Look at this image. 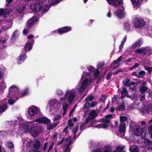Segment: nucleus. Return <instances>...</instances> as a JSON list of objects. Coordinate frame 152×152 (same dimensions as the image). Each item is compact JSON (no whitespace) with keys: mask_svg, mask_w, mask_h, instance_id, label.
I'll list each match as a JSON object with an SVG mask.
<instances>
[{"mask_svg":"<svg viewBox=\"0 0 152 152\" xmlns=\"http://www.w3.org/2000/svg\"><path fill=\"white\" fill-rule=\"evenodd\" d=\"M19 34V31L18 30H16L13 33V35H12V37L13 38H15V37H18Z\"/></svg>","mask_w":152,"mask_h":152,"instance_id":"43","label":"nucleus"},{"mask_svg":"<svg viewBox=\"0 0 152 152\" xmlns=\"http://www.w3.org/2000/svg\"><path fill=\"white\" fill-rule=\"evenodd\" d=\"M145 70H148L149 72L150 73L152 71V67L145 66Z\"/></svg>","mask_w":152,"mask_h":152,"instance_id":"57","label":"nucleus"},{"mask_svg":"<svg viewBox=\"0 0 152 152\" xmlns=\"http://www.w3.org/2000/svg\"><path fill=\"white\" fill-rule=\"evenodd\" d=\"M127 96L129 98L132 100L136 99L138 97V95L137 93H134L133 95V97L130 96H128V95Z\"/></svg>","mask_w":152,"mask_h":152,"instance_id":"40","label":"nucleus"},{"mask_svg":"<svg viewBox=\"0 0 152 152\" xmlns=\"http://www.w3.org/2000/svg\"><path fill=\"white\" fill-rule=\"evenodd\" d=\"M6 101L5 99H4L1 102V104L0 105V113H2L7 109V102Z\"/></svg>","mask_w":152,"mask_h":152,"instance_id":"18","label":"nucleus"},{"mask_svg":"<svg viewBox=\"0 0 152 152\" xmlns=\"http://www.w3.org/2000/svg\"><path fill=\"white\" fill-rule=\"evenodd\" d=\"M50 121L49 119L45 117L37 118L34 121L28 122L26 123V127H24L25 132L29 131L31 135L34 137H35L37 136L41 131V128L35 125L36 123H48Z\"/></svg>","mask_w":152,"mask_h":152,"instance_id":"2","label":"nucleus"},{"mask_svg":"<svg viewBox=\"0 0 152 152\" xmlns=\"http://www.w3.org/2000/svg\"><path fill=\"white\" fill-rule=\"evenodd\" d=\"M7 25L6 28H5L4 30H6L7 29L11 27L12 25V21L10 20V21H8L7 22Z\"/></svg>","mask_w":152,"mask_h":152,"instance_id":"46","label":"nucleus"},{"mask_svg":"<svg viewBox=\"0 0 152 152\" xmlns=\"http://www.w3.org/2000/svg\"><path fill=\"white\" fill-rule=\"evenodd\" d=\"M9 98L8 99V102L9 104L12 105L15 103V101L12 99H9Z\"/></svg>","mask_w":152,"mask_h":152,"instance_id":"61","label":"nucleus"},{"mask_svg":"<svg viewBox=\"0 0 152 152\" xmlns=\"http://www.w3.org/2000/svg\"><path fill=\"white\" fill-rule=\"evenodd\" d=\"M31 141L28 138H26V140L24 141L23 145H26L27 147H29L31 145Z\"/></svg>","mask_w":152,"mask_h":152,"instance_id":"33","label":"nucleus"},{"mask_svg":"<svg viewBox=\"0 0 152 152\" xmlns=\"http://www.w3.org/2000/svg\"><path fill=\"white\" fill-rule=\"evenodd\" d=\"M130 150L131 152H139V150L138 148L136 145H133Z\"/></svg>","mask_w":152,"mask_h":152,"instance_id":"34","label":"nucleus"},{"mask_svg":"<svg viewBox=\"0 0 152 152\" xmlns=\"http://www.w3.org/2000/svg\"><path fill=\"white\" fill-rule=\"evenodd\" d=\"M50 9V6L47 4H44L40 5V11L42 14H44L48 12Z\"/></svg>","mask_w":152,"mask_h":152,"instance_id":"16","label":"nucleus"},{"mask_svg":"<svg viewBox=\"0 0 152 152\" xmlns=\"http://www.w3.org/2000/svg\"><path fill=\"white\" fill-rule=\"evenodd\" d=\"M148 89L147 87L145 86L142 87L140 89V91L141 93H143L146 91Z\"/></svg>","mask_w":152,"mask_h":152,"instance_id":"49","label":"nucleus"},{"mask_svg":"<svg viewBox=\"0 0 152 152\" xmlns=\"http://www.w3.org/2000/svg\"><path fill=\"white\" fill-rule=\"evenodd\" d=\"M34 38V36L32 34H31L28 36L27 38L28 40L27 42H30L32 43H34V41L33 39Z\"/></svg>","mask_w":152,"mask_h":152,"instance_id":"36","label":"nucleus"},{"mask_svg":"<svg viewBox=\"0 0 152 152\" xmlns=\"http://www.w3.org/2000/svg\"><path fill=\"white\" fill-rule=\"evenodd\" d=\"M26 57V56L25 54H22L20 55L18 58V63L20 64L22 63L24 61Z\"/></svg>","mask_w":152,"mask_h":152,"instance_id":"29","label":"nucleus"},{"mask_svg":"<svg viewBox=\"0 0 152 152\" xmlns=\"http://www.w3.org/2000/svg\"><path fill=\"white\" fill-rule=\"evenodd\" d=\"M71 29L72 28L71 27L66 26L59 28L58 30V32L60 34H61L63 33L71 31Z\"/></svg>","mask_w":152,"mask_h":152,"instance_id":"17","label":"nucleus"},{"mask_svg":"<svg viewBox=\"0 0 152 152\" xmlns=\"http://www.w3.org/2000/svg\"><path fill=\"white\" fill-rule=\"evenodd\" d=\"M91 107L90 104L88 102H86L83 109V110L85 112L87 111V109Z\"/></svg>","mask_w":152,"mask_h":152,"instance_id":"38","label":"nucleus"},{"mask_svg":"<svg viewBox=\"0 0 152 152\" xmlns=\"http://www.w3.org/2000/svg\"><path fill=\"white\" fill-rule=\"evenodd\" d=\"M72 141L71 140V138L70 137L67 138L65 140V144L66 145V148L65 149L64 151L67 149H69V152H70V149L69 148V146L71 145Z\"/></svg>","mask_w":152,"mask_h":152,"instance_id":"25","label":"nucleus"},{"mask_svg":"<svg viewBox=\"0 0 152 152\" xmlns=\"http://www.w3.org/2000/svg\"><path fill=\"white\" fill-rule=\"evenodd\" d=\"M18 94V88L17 86H13L10 88L8 94L9 97H10L11 98H14L16 100L19 98Z\"/></svg>","mask_w":152,"mask_h":152,"instance_id":"6","label":"nucleus"},{"mask_svg":"<svg viewBox=\"0 0 152 152\" xmlns=\"http://www.w3.org/2000/svg\"><path fill=\"white\" fill-rule=\"evenodd\" d=\"M45 0H36V3L40 6L44 4Z\"/></svg>","mask_w":152,"mask_h":152,"instance_id":"47","label":"nucleus"},{"mask_svg":"<svg viewBox=\"0 0 152 152\" xmlns=\"http://www.w3.org/2000/svg\"><path fill=\"white\" fill-rule=\"evenodd\" d=\"M106 1L110 5L113 6L116 8L123 5L121 0H106Z\"/></svg>","mask_w":152,"mask_h":152,"instance_id":"12","label":"nucleus"},{"mask_svg":"<svg viewBox=\"0 0 152 152\" xmlns=\"http://www.w3.org/2000/svg\"><path fill=\"white\" fill-rule=\"evenodd\" d=\"M130 129L133 130L135 134L137 136L141 135L144 132L143 129L135 125L134 122H132L130 124Z\"/></svg>","mask_w":152,"mask_h":152,"instance_id":"5","label":"nucleus"},{"mask_svg":"<svg viewBox=\"0 0 152 152\" xmlns=\"http://www.w3.org/2000/svg\"><path fill=\"white\" fill-rule=\"evenodd\" d=\"M88 121H86L85 123H83L80 126V130H83V129L84 127L85 126L86 124V123L88 122Z\"/></svg>","mask_w":152,"mask_h":152,"instance_id":"59","label":"nucleus"},{"mask_svg":"<svg viewBox=\"0 0 152 152\" xmlns=\"http://www.w3.org/2000/svg\"><path fill=\"white\" fill-rule=\"evenodd\" d=\"M145 72L144 71H141L139 73L138 77L140 78L142 77L143 75H145Z\"/></svg>","mask_w":152,"mask_h":152,"instance_id":"53","label":"nucleus"},{"mask_svg":"<svg viewBox=\"0 0 152 152\" xmlns=\"http://www.w3.org/2000/svg\"><path fill=\"white\" fill-rule=\"evenodd\" d=\"M145 34L152 37V27L148 26L147 29H145Z\"/></svg>","mask_w":152,"mask_h":152,"instance_id":"27","label":"nucleus"},{"mask_svg":"<svg viewBox=\"0 0 152 152\" xmlns=\"http://www.w3.org/2000/svg\"><path fill=\"white\" fill-rule=\"evenodd\" d=\"M97 115L96 111L92 110L89 114L90 116L87 118L86 121H89L91 119L94 118Z\"/></svg>","mask_w":152,"mask_h":152,"instance_id":"23","label":"nucleus"},{"mask_svg":"<svg viewBox=\"0 0 152 152\" xmlns=\"http://www.w3.org/2000/svg\"><path fill=\"white\" fill-rule=\"evenodd\" d=\"M114 117L113 116L111 115H107L105 116V118L102 119V124L95 125L96 124L95 123L96 122V121H94L92 122L91 125V126L98 128H107L108 126L111 124L110 120Z\"/></svg>","mask_w":152,"mask_h":152,"instance_id":"3","label":"nucleus"},{"mask_svg":"<svg viewBox=\"0 0 152 152\" xmlns=\"http://www.w3.org/2000/svg\"><path fill=\"white\" fill-rule=\"evenodd\" d=\"M19 122L16 120L13 121L11 123L12 125H14L15 126L18 125V124Z\"/></svg>","mask_w":152,"mask_h":152,"instance_id":"56","label":"nucleus"},{"mask_svg":"<svg viewBox=\"0 0 152 152\" xmlns=\"http://www.w3.org/2000/svg\"><path fill=\"white\" fill-rule=\"evenodd\" d=\"M37 20L38 18L36 16H33L31 18L28 20L26 24L27 26L31 27L33 26L35 22L37 21Z\"/></svg>","mask_w":152,"mask_h":152,"instance_id":"13","label":"nucleus"},{"mask_svg":"<svg viewBox=\"0 0 152 152\" xmlns=\"http://www.w3.org/2000/svg\"><path fill=\"white\" fill-rule=\"evenodd\" d=\"M94 99V97L92 95H89L88 96H87L85 99V101L86 102H89L92 100Z\"/></svg>","mask_w":152,"mask_h":152,"instance_id":"48","label":"nucleus"},{"mask_svg":"<svg viewBox=\"0 0 152 152\" xmlns=\"http://www.w3.org/2000/svg\"><path fill=\"white\" fill-rule=\"evenodd\" d=\"M90 75L87 72H83L81 82L79 83L76 87V89L67 90L65 93L64 96L60 99L63 110V115H65L67 111L69 106L67 102L71 104L75 100L76 93L77 90L80 93H81L86 88L87 86L93 81V79L90 78Z\"/></svg>","mask_w":152,"mask_h":152,"instance_id":"1","label":"nucleus"},{"mask_svg":"<svg viewBox=\"0 0 152 152\" xmlns=\"http://www.w3.org/2000/svg\"><path fill=\"white\" fill-rule=\"evenodd\" d=\"M133 23L134 27L136 28H142L145 24L143 19L142 18L135 17L133 20Z\"/></svg>","mask_w":152,"mask_h":152,"instance_id":"7","label":"nucleus"},{"mask_svg":"<svg viewBox=\"0 0 152 152\" xmlns=\"http://www.w3.org/2000/svg\"><path fill=\"white\" fill-rule=\"evenodd\" d=\"M0 84L2 88H6V85L3 81L1 82Z\"/></svg>","mask_w":152,"mask_h":152,"instance_id":"58","label":"nucleus"},{"mask_svg":"<svg viewBox=\"0 0 152 152\" xmlns=\"http://www.w3.org/2000/svg\"><path fill=\"white\" fill-rule=\"evenodd\" d=\"M0 134L2 136H7V133L4 131H1L0 132Z\"/></svg>","mask_w":152,"mask_h":152,"instance_id":"62","label":"nucleus"},{"mask_svg":"<svg viewBox=\"0 0 152 152\" xmlns=\"http://www.w3.org/2000/svg\"><path fill=\"white\" fill-rule=\"evenodd\" d=\"M72 121V120L71 119H69L68 121L69 126L70 128H72L74 126V124Z\"/></svg>","mask_w":152,"mask_h":152,"instance_id":"51","label":"nucleus"},{"mask_svg":"<svg viewBox=\"0 0 152 152\" xmlns=\"http://www.w3.org/2000/svg\"><path fill=\"white\" fill-rule=\"evenodd\" d=\"M125 109V107L123 104L118 106L116 107V109L120 111L123 110Z\"/></svg>","mask_w":152,"mask_h":152,"instance_id":"42","label":"nucleus"},{"mask_svg":"<svg viewBox=\"0 0 152 152\" xmlns=\"http://www.w3.org/2000/svg\"><path fill=\"white\" fill-rule=\"evenodd\" d=\"M104 65V63H98L97 66L98 68L99 69H101L102 68Z\"/></svg>","mask_w":152,"mask_h":152,"instance_id":"60","label":"nucleus"},{"mask_svg":"<svg viewBox=\"0 0 152 152\" xmlns=\"http://www.w3.org/2000/svg\"><path fill=\"white\" fill-rule=\"evenodd\" d=\"M60 1V0H48L49 3L52 5L58 4Z\"/></svg>","mask_w":152,"mask_h":152,"instance_id":"39","label":"nucleus"},{"mask_svg":"<svg viewBox=\"0 0 152 152\" xmlns=\"http://www.w3.org/2000/svg\"><path fill=\"white\" fill-rule=\"evenodd\" d=\"M88 70L90 72H94V75L95 77H96L99 74V72L97 69H95L93 66H90L87 67Z\"/></svg>","mask_w":152,"mask_h":152,"instance_id":"19","label":"nucleus"},{"mask_svg":"<svg viewBox=\"0 0 152 152\" xmlns=\"http://www.w3.org/2000/svg\"><path fill=\"white\" fill-rule=\"evenodd\" d=\"M58 123V122H56L52 125L50 124H48L47 126L48 129L50 130L54 129L57 125Z\"/></svg>","mask_w":152,"mask_h":152,"instance_id":"32","label":"nucleus"},{"mask_svg":"<svg viewBox=\"0 0 152 152\" xmlns=\"http://www.w3.org/2000/svg\"><path fill=\"white\" fill-rule=\"evenodd\" d=\"M123 59L122 56H120L117 60L114 61L111 64V66H113V70H114L118 66V65H117Z\"/></svg>","mask_w":152,"mask_h":152,"instance_id":"20","label":"nucleus"},{"mask_svg":"<svg viewBox=\"0 0 152 152\" xmlns=\"http://www.w3.org/2000/svg\"><path fill=\"white\" fill-rule=\"evenodd\" d=\"M40 6L38 4L33 3L31 5L30 7L32 11L37 12L39 11Z\"/></svg>","mask_w":152,"mask_h":152,"instance_id":"21","label":"nucleus"},{"mask_svg":"<svg viewBox=\"0 0 152 152\" xmlns=\"http://www.w3.org/2000/svg\"><path fill=\"white\" fill-rule=\"evenodd\" d=\"M133 7L135 10H137L140 7L143 0H131Z\"/></svg>","mask_w":152,"mask_h":152,"instance_id":"14","label":"nucleus"},{"mask_svg":"<svg viewBox=\"0 0 152 152\" xmlns=\"http://www.w3.org/2000/svg\"><path fill=\"white\" fill-rule=\"evenodd\" d=\"M126 39V37H124L122 41L121 42V44L122 45H124Z\"/></svg>","mask_w":152,"mask_h":152,"instance_id":"63","label":"nucleus"},{"mask_svg":"<svg viewBox=\"0 0 152 152\" xmlns=\"http://www.w3.org/2000/svg\"><path fill=\"white\" fill-rule=\"evenodd\" d=\"M140 112L142 113H149V110L146 109V108H143V109L141 110H140Z\"/></svg>","mask_w":152,"mask_h":152,"instance_id":"52","label":"nucleus"},{"mask_svg":"<svg viewBox=\"0 0 152 152\" xmlns=\"http://www.w3.org/2000/svg\"><path fill=\"white\" fill-rule=\"evenodd\" d=\"M6 56V54L4 52L0 51V59L4 58Z\"/></svg>","mask_w":152,"mask_h":152,"instance_id":"45","label":"nucleus"},{"mask_svg":"<svg viewBox=\"0 0 152 152\" xmlns=\"http://www.w3.org/2000/svg\"><path fill=\"white\" fill-rule=\"evenodd\" d=\"M4 73V69L2 67L0 66V79H1Z\"/></svg>","mask_w":152,"mask_h":152,"instance_id":"54","label":"nucleus"},{"mask_svg":"<svg viewBox=\"0 0 152 152\" xmlns=\"http://www.w3.org/2000/svg\"><path fill=\"white\" fill-rule=\"evenodd\" d=\"M123 84L126 86L130 87L132 85H134L135 83L134 82H130V80L128 79H126L123 82Z\"/></svg>","mask_w":152,"mask_h":152,"instance_id":"24","label":"nucleus"},{"mask_svg":"<svg viewBox=\"0 0 152 152\" xmlns=\"http://www.w3.org/2000/svg\"><path fill=\"white\" fill-rule=\"evenodd\" d=\"M124 30L129 31L130 30V27L129 23H126L124 24Z\"/></svg>","mask_w":152,"mask_h":152,"instance_id":"35","label":"nucleus"},{"mask_svg":"<svg viewBox=\"0 0 152 152\" xmlns=\"http://www.w3.org/2000/svg\"><path fill=\"white\" fill-rule=\"evenodd\" d=\"M31 43L29 42H27L24 47L25 50L26 51H29L31 49L32 45Z\"/></svg>","mask_w":152,"mask_h":152,"instance_id":"30","label":"nucleus"},{"mask_svg":"<svg viewBox=\"0 0 152 152\" xmlns=\"http://www.w3.org/2000/svg\"><path fill=\"white\" fill-rule=\"evenodd\" d=\"M9 13V10L7 9L4 10L2 9H0V15L6 17Z\"/></svg>","mask_w":152,"mask_h":152,"instance_id":"26","label":"nucleus"},{"mask_svg":"<svg viewBox=\"0 0 152 152\" xmlns=\"http://www.w3.org/2000/svg\"><path fill=\"white\" fill-rule=\"evenodd\" d=\"M148 130L149 133L150 135L151 138H152V125L148 127Z\"/></svg>","mask_w":152,"mask_h":152,"instance_id":"55","label":"nucleus"},{"mask_svg":"<svg viewBox=\"0 0 152 152\" xmlns=\"http://www.w3.org/2000/svg\"><path fill=\"white\" fill-rule=\"evenodd\" d=\"M26 8V5L25 4H19L17 5L16 7V10L15 13H20L23 12Z\"/></svg>","mask_w":152,"mask_h":152,"instance_id":"15","label":"nucleus"},{"mask_svg":"<svg viewBox=\"0 0 152 152\" xmlns=\"http://www.w3.org/2000/svg\"><path fill=\"white\" fill-rule=\"evenodd\" d=\"M61 118V116L60 115H57L54 117V120L56 121V120H59Z\"/></svg>","mask_w":152,"mask_h":152,"instance_id":"64","label":"nucleus"},{"mask_svg":"<svg viewBox=\"0 0 152 152\" xmlns=\"http://www.w3.org/2000/svg\"><path fill=\"white\" fill-rule=\"evenodd\" d=\"M56 94L57 95H61L63 94L64 92L60 89H57L56 91Z\"/></svg>","mask_w":152,"mask_h":152,"instance_id":"44","label":"nucleus"},{"mask_svg":"<svg viewBox=\"0 0 152 152\" xmlns=\"http://www.w3.org/2000/svg\"><path fill=\"white\" fill-rule=\"evenodd\" d=\"M123 147H121L120 146H118L114 152H124L123 150ZM103 152H112L111 147L110 146H105L103 148Z\"/></svg>","mask_w":152,"mask_h":152,"instance_id":"11","label":"nucleus"},{"mask_svg":"<svg viewBox=\"0 0 152 152\" xmlns=\"http://www.w3.org/2000/svg\"><path fill=\"white\" fill-rule=\"evenodd\" d=\"M128 119V118L125 116H121L120 117V122L121 124L124 123V122L126 121Z\"/></svg>","mask_w":152,"mask_h":152,"instance_id":"37","label":"nucleus"},{"mask_svg":"<svg viewBox=\"0 0 152 152\" xmlns=\"http://www.w3.org/2000/svg\"><path fill=\"white\" fill-rule=\"evenodd\" d=\"M78 130V127L77 126L75 127V129H74L73 131V132L74 133V139L76 138L77 136H76L75 135V134L77 132Z\"/></svg>","mask_w":152,"mask_h":152,"instance_id":"50","label":"nucleus"},{"mask_svg":"<svg viewBox=\"0 0 152 152\" xmlns=\"http://www.w3.org/2000/svg\"><path fill=\"white\" fill-rule=\"evenodd\" d=\"M40 145V142L38 140L35 141L33 145L32 150L34 152L37 151L39 149Z\"/></svg>","mask_w":152,"mask_h":152,"instance_id":"22","label":"nucleus"},{"mask_svg":"<svg viewBox=\"0 0 152 152\" xmlns=\"http://www.w3.org/2000/svg\"><path fill=\"white\" fill-rule=\"evenodd\" d=\"M60 103L62 105L60 100V102L56 99H50L48 102V105L46 107L47 111L49 112H51L54 110H57L59 109L60 107Z\"/></svg>","mask_w":152,"mask_h":152,"instance_id":"4","label":"nucleus"},{"mask_svg":"<svg viewBox=\"0 0 152 152\" xmlns=\"http://www.w3.org/2000/svg\"><path fill=\"white\" fill-rule=\"evenodd\" d=\"M125 128L126 126L125 123L121 124L118 129L119 132L121 133L124 132L125 130Z\"/></svg>","mask_w":152,"mask_h":152,"instance_id":"31","label":"nucleus"},{"mask_svg":"<svg viewBox=\"0 0 152 152\" xmlns=\"http://www.w3.org/2000/svg\"><path fill=\"white\" fill-rule=\"evenodd\" d=\"M117 10L114 12V14L118 18L122 19L125 16V13L124 11L123 5L117 8Z\"/></svg>","mask_w":152,"mask_h":152,"instance_id":"8","label":"nucleus"},{"mask_svg":"<svg viewBox=\"0 0 152 152\" xmlns=\"http://www.w3.org/2000/svg\"><path fill=\"white\" fill-rule=\"evenodd\" d=\"M6 145L8 148L10 149H12L14 147V145L11 142L7 141Z\"/></svg>","mask_w":152,"mask_h":152,"instance_id":"41","label":"nucleus"},{"mask_svg":"<svg viewBox=\"0 0 152 152\" xmlns=\"http://www.w3.org/2000/svg\"><path fill=\"white\" fill-rule=\"evenodd\" d=\"M151 50L148 48L142 47L138 48L135 51L137 54L144 56L145 55H149L151 53Z\"/></svg>","mask_w":152,"mask_h":152,"instance_id":"9","label":"nucleus"},{"mask_svg":"<svg viewBox=\"0 0 152 152\" xmlns=\"http://www.w3.org/2000/svg\"><path fill=\"white\" fill-rule=\"evenodd\" d=\"M39 112V109L34 106H31L29 108L28 114L29 116H28V118L30 119L31 116L35 115Z\"/></svg>","mask_w":152,"mask_h":152,"instance_id":"10","label":"nucleus"},{"mask_svg":"<svg viewBox=\"0 0 152 152\" xmlns=\"http://www.w3.org/2000/svg\"><path fill=\"white\" fill-rule=\"evenodd\" d=\"M142 43V41L141 40H139L136 42H134L132 45L131 48H135L138 47L140 46Z\"/></svg>","mask_w":152,"mask_h":152,"instance_id":"28","label":"nucleus"}]
</instances>
